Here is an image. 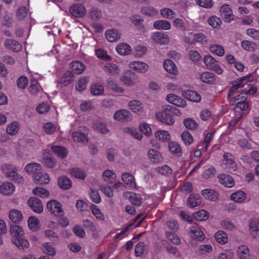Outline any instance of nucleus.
Returning a JSON list of instances; mask_svg holds the SVG:
<instances>
[{
  "instance_id": "obj_52",
  "label": "nucleus",
  "mask_w": 259,
  "mask_h": 259,
  "mask_svg": "<svg viewBox=\"0 0 259 259\" xmlns=\"http://www.w3.org/2000/svg\"><path fill=\"white\" fill-rule=\"evenodd\" d=\"M201 200L198 195H191L187 200V204L191 207H195L199 205Z\"/></svg>"
},
{
  "instance_id": "obj_16",
  "label": "nucleus",
  "mask_w": 259,
  "mask_h": 259,
  "mask_svg": "<svg viewBox=\"0 0 259 259\" xmlns=\"http://www.w3.org/2000/svg\"><path fill=\"white\" fill-rule=\"evenodd\" d=\"M32 178L34 182L38 185L47 184L50 181L49 175L41 170L33 176Z\"/></svg>"
},
{
  "instance_id": "obj_28",
  "label": "nucleus",
  "mask_w": 259,
  "mask_h": 259,
  "mask_svg": "<svg viewBox=\"0 0 259 259\" xmlns=\"http://www.w3.org/2000/svg\"><path fill=\"white\" fill-rule=\"evenodd\" d=\"M124 196L128 198L130 202L134 205L139 206L142 203V198L139 194L133 192H126Z\"/></svg>"
},
{
  "instance_id": "obj_26",
  "label": "nucleus",
  "mask_w": 259,
  "mask_h": 259,
  "mask_svg": "<svg viewBox=\"0 0 259 259\" xmlns=\"http://www.w3.org/2000/svg\"><path fill=\"white\" fill-rule=\"evenodd\" d=\"M102 178L105 182L112 184L116 179V174L112 170L106 169L103 172Z\"/></svg>"
},
{
  "instance_id": "obj_61",
  "label": "nucleus",
  "mask_w": 259,
  "mask_h": 259,
  "mask_svg": "<svg viewBox=\"0 0 259 259\" xmlns=\"http://www.w3.org/2000/svg\"><path fill=\"white\" fill-rule=\"evenodd\" d=\"M32 193L34 195L41 198H46L49 195V192L46 189L40 187H36L34 188L32 190Z\"/></svg>"
},
{
  "instance_id": "obj_1",
  "label": "nucleus",
  "mask_w": 259,
  "mask_h": 259,
  "mask_svg": "<svg viewBox=\"0 0 259 259\" xmlns=\"http://www.w3.org/2000/svg\"><path fill=\"white\" fill-rule=\"evenodd\" d=\"M250 76L251 74H248L238 80L233 81L231 83L232 88L229 90L228 95V97H231L233 95L234 92L241 86L243 87V91L246 95H252L255 93L257 92V89L255 87L249 84H246V82L249 79Z\"/></svg>"
},
{
  "instance_id": "obj_47",
  "label": "nucleus",
  "mask_w": 259,
  "mask_h": 259,
  "mask_svg": "<svg viewBox=\"0 0 259 259\" xmlns=\"http://www.w3.org/2000/svg\"><path fill=\"white\" fill-rule=\"evenodd\" d=\"M148 246L144 242H139L135 246V255L137 257L141 256L148 252Z\"/></svg>"
},
{
  "instance_id": "obj_20",
  "label": "nucleus",
  "mask_w": 259,
  "mask_h": 259,
  "mask_svg": "<svg viewBox=\"0 0 259 259\" xmlns=\"http://www.w3.org/2000/svg\"><path fill=\"white\" fill-rule=\"evenodd\" d=\"M155 138L159 142L162 143L168 142L170 140L171 136L169 133L166 130H158L154 133Z\"/></svg>"
},
{
  "instance_id": "obj_27",
  "label": "nucleus",
  "mask_w": 259,
  "mask_h": 259,
  "mask_svg": "<svg viewBox=\"0 0 259 259\" xmlns=\"http://www.w3.org/2000/svg\"><path fill=\"white\" fill-rule=\"evenodd\" d=\"M220 182L226 187L232 188L234 186L235 182L230 176L222 174L218 176Z\"/></svg>"
},
{
  "instance_id": "obj_14",
  "label": "nucleus",
  "mask_w": 259,
  "mask_h": 259,
  "mask_svg": "<svg viewBox=\"0 0 259 259\" xmlns=\"http://www.w3.org/2000/svg\"><path fill=\"white\" fill-rule=\"evenodd\" d=\"M166 99L169 103L178 107L184 108L187 105V102L185 100L173 94L167 95Z\"/></svg>"
},
{
  "instance_id": "obj_5",
  "label": "nucleus",
  "mask_w": 259,
  "mask_h": 259,
  "mask_svg": "<svg viewBox=\"0 0 259 259\" xmlns=\"http://www.w3.org/2000/svg\"><path fill=\"white\" fill-rule=\"evenodd\" d=\"M120 80L125 85L133 87L139 82L138 76L131 70H126L120 76Z\"/></svg>"
},
{
  "instance_id": "obj_2",
  "label": "nucleus",
  "mask_w": 259,
  "mask_h": 259,
  "mask_svg": "<svg viewBox=\"0 0 259 259\" xmlns=\"http://www.w3.org/2000/svg\"><path fill=\"white\" fill-rule=\"evenodd\" d=\"M155 116L159 121L166 125H172L175 123L170 106H166L161 111L157 112Z\"/></svg>"
},
{
  "instance_id": "obj_6",
  "label": "nucleus",
  "mask_w": 259,
  "mask_h": 259,
  "mask_svg": "<svg viewBox=\"0 0 259 259\" xmlns=\"http://www.w3.org/2000/svg\"><path fill=\"white\" fill-rule=\"evenodd\" d=\"M47 209L51 214L55 216L62 215L63 213L61 203L55 199L51 200L47 202Z\"/></svg>"
},
{
  "instance_id": "obj_51",
  "label": "nucleus",
  "mask_w": 259,
  "mask_h": 259,
  "mask_svg": "<svg viewBox=\"0 0 259 259\" xmlns=\"http://www.w3.org/2000/svg\"><path fill=\"white\" fill-rule=\"evenodd\" d=\"M141 132L146 136L149 137L152 135V129L150 124L145 122H141L139 125Z\"/></svg>"
},
{
  "instance_id": "obj_24",
  "label": "nucleus",
  "mask_w": 259,
  "mask_h": 259,
  "mask_svg": "<svg viewBox=\"0 0 259 259\" xmlns=\"http://www.w3.org/2000/svg\"><path fill=\"white\" fill-rule=\"evenodd\" d=\"M199 78L202 82L209 84H213L216 80L215 76L209 71H204L200 73Z\"/></svg>"
},
{
  "instance_id": "obj_7",
  "label": "nucleus",
  "mask_w": 259,
  "mask_h": 259,
  "mask_svg": "<svg viewBox=\"0 0 259 259\" xmlns=\"http://www.w3.org/2000/svg\"><path fill=\"white\" fill-rule=\"evenodd\" d=\"M69 13L73 17L81 18L86 15L87 10L83 5L77 3L73 4L70 7Z\"/></svg>"
},
{
  "instance_id": "obj_34",
  "label": "nucleus",
  "mask_w": 259,
  "mask_h": 259,
  "mask_svg": "<svg viewBox=\"0 0 259 259\" xmlns=\"http://www.w3.org/2000/svg\"><path fill=\"white\" fill-rule=\"evenodd\" d=\"M106 85L109 89L117 93H122L124 91L122 87L111 78H108L107 80Z\"/></svg>"
},
{
  "instance_id": "obj_54",
  "label": "nucleus",
  "mask_w": 259,
  "mask_h": 259,
  "mask_svg": "<svg viewBox=\"0 0 259 259\" xmlns=\"http://www.w3.org/2000/svg\"><path fill=\"white\" fill-rule=\"evenodd\" d=\"M89 80V78L87 77H80L75 83L76 90L80 92L84 91L87 88Z\"/></svg>"
},
{
  "instance_id": "obj_31",
  "label": "nucleus",
  "mask_w": 259,
  "mask_h": 259,
  "mask_svg": "<svg viewBox=\"0 0 259 259\" xmlns=\"http://www.w3.org/2000/svg\"><path fill=\"white\" fill-rule=\"evenodd\" d=\"M27 223L29 228L32 231H36L40 229V222L35 217L31 216L29 217Z\"/></svg>"
},
{
  "instance_id": "obj_13",
  "label": "nucleus",
  "mask_w": 259,
  "mask_h": 259,
  "mask_svg": "<svg viewBox=\"0 0 259 259\" xmlns=\"http://www.w3.org/2000/svg\"><path fill=\"white\" fill-rule=\"evenodd\" d=\"M88 130L83 127L81 130L74 132L72 134V137L74 142L80 143H87Z\"/></svg>"
},
{
  "instance_id": "obj_43",
  "label": "nucleus",
  "mask_w": 259,
  "mask_h": 259,
  "mask_svg": "<svg viewBox=\"0 0 259 259\" xmlns=\"http://www.w3.org/2000/svg\"><path fill=\"white\" fill-rule=\"evenodd\" d=\"M9 218L14 223H19L23 220V215L20 211L13 209L10 211Z\"/></svg>"
},
{
  "instance_id": "obj_58",
  "label": "nucleus",
  "mask_w": 259,
  "mask_h": 259,
  "mask_svg": "<svg viewBox=\"0 0 259 259\" xmlns=\"http://www.w3.org/2000/svg\"><path fill=\"white\" fill-rule=\"evenodd\" d=\"M125 133L131 135L135 139L141 140L143 136L142 134L139 133L135 127H127L124 130Z\"/></svg>"
},
{
  "instance_id": "obj_9",
  "label": "nucleus",
  "mask_w": 259,
  "mask_h": 259,
  "mask_svg": "<svg viewBox=\"0 0 259 259\" xmlns=\"http://www.w3.org/2000/svg\"><path fill=\"white\" fill-rule=\"evenodd\" d=\"M27 203L31 209L35 213H41L44 210V207L40 199L35 197H30Z\"/></svg>"
},
{
  "instance_id": "obj_38",
  "label": "nucleus",
  "mask_w": 259,
  "mask_h": 259,
  "mask_svg": "<svg viewBox=\"0 0 259 259\" xmlns=\"http://www.w3.org/2000/svg\"><path fill=\"white\" fill-rule=\"evenodd\" d=\"M105 92L104 86L100 83H94L91 85V92L94 96H99L104 94Z\"/></svg>"
},
{
  "instance_id": "obj_55",
  "label": "nucleus",
  "mask_w": 259,
  "mask_h": 259,
  "mask_svg": "<svg viewBox=\"0 0 259 259\" xmlns=\"http://www.w3.org/2000/svg\"><path fill=\"white\" fill-rule=\"evenodd\" d=\"M12 242L18 248L25 249L29 246L28 241L21 237L19 238H13Z\"/></svg>"
},
{
  "instance_id": "obj_42",
  "label": "nucleus",
  "mask_w": 259,
  "mask_h": 259,
  "mask_svg": "<svg viewBox=\"0 0 259 259\" xmlns=\"http://www.w3.org/2000/svg\"><path fill=\"white\" fill-rule=\"evenodd\" d=\"M58 183L59 187L64 190L69 189L72 186L71 181L66 176L60 177L58 179Z\"/></svg>"
},
{
  "instance_id": "obj_48",
  "label": "nucleus",
  "mask_w": 259,
  "mask_h": 259,
  "mask_svg": "<svg viewBox=\"0 0 259 259\" xmlns=\"http://www.w3.org/2000/svg\"><path fill=\"white\" fill-rule=\"evenodd\" d=\"M51 149L56 154L62 158L66 157L68 155L67 150L63 146H52Z\"/></svg>"
},
{
  "instance_id": "obj_4",
  "label": "nucleus",
  "mask_w": 259,
  "mask_h": 259,
  "mask_svg": "<svg viewBox=\"0 0 259 259\" xmlns=\"http://www.w3.org/2000/svg\"><path fill=\"white\" fill-rule=\"evenodd\" d=\"M184 40L189 45H195L197 43L203 44L207 42V38L205 35L201 32H190L185 34Z\"/></svg>"
},
{
  "instance_id": "obj_25",
  "label": "nucleus",
  "mask_w": 259,
  "mask_h": 259,
  "mask_svg": "<svg viewBox=\"0 0 259 259\" xmlns=\"http://www.w3.org/2000/svg\"><path fill=\"white\" fill-rule=\"evenodd\" d=\"M117 53L122 56L128 55L131 53L132 47L125 42H121L118 44L116 47Z\"/></svg>"
},
{
  "instance_id": "obj_57",
  "label": "nucleus",
  "mask_w": 259,
  "mask_h": 259,
  "mask_svg": "<svg viewBox=\"0 0 259 259\" xmlns=\"http://www.w3.org/2000/svg\"><path fill=\"white\" fill-rule=\"evenodd\" d=\"M42 163L48 168H53L56 165V160L53 157L44 154L42 159Z\"/></svg>"
},
{
  "instance_id": "obj_32",
  "label": "nucleus",
  "mask_w": 259,
  "mask_h": 259,
  "mask_svg": "<svg viewBox=\"0 0 259 259\" xmlns=\"http://www.w3.org/2000/svg\"><path fill=\"white\" fill-rule=\"evenodd\" d=\"M230 198L232 201L241 203L243 202L246 199V194L244 191L238 190L232 193L230 196Z\"/></svg>"
},
{
  "instance_id": "obj_49",
  "label": "nucleus",
  "mask_w": 259,
  "mask_h": 259,
  "mask_svg": "<svg viewBox=\"0 0 259 259\" xmlns=\"http://www.w3.org/2000/svg\"><path fill=\"white\" fill-rule=\"evenodd\" d=\"M91 210L92 213L99 221H104L105 218L104 214L102 213L99 208L95 204H92L91 206Z\"/></svg>"
},
{
  "instance_id": "obj_30",
  "label": "nucleus",
  "mask_w": 259,
  "mask_h": 259,
  "mask_svg": "<svg viewBox=\"0 0 259 259\" xmlns=\"http://www.w3.org/2000/svg\"><path fill=\"white\" fill-rule=\"evenodd\" d=\"M41 169V165L35 162L28 163L25 167V170L29 174H32V176L37 174Z\"/></svg>"
},
{
  "instance_id": "obj_12",
  "label": "nucleus",
  "mask_w": 259,
  "mask_h": 259,
  "mask_svg": "<svg viewBox=\"0 0 259 259\" xmlns=\"http://www.w3.org/2000/svg\"><path fill=\"white\" fill-rule=\"evenodd\" d=\"M224 163L223 167L224 168L230 172L234 171L236 169V163L234 161V156L230 153H225L224 155Z\"/></svg>"
},
{
  "instance_id": "obj_44",
  "label": "nucleus",
  "mask_w": 259,
  "mask_h": 259,
  "mask_svg": "<svg viewBox=\"0 0 259 259\" xmlns=\"http://www.w3.org/2000/svg\"><path fill=\"white\" fill-rule=\"evenodd\" d=\"M20 124L18 121H14L9 123L6 128V132L8 134L10 135H16L19 129Z\"/></svg>"
},
{
  "instance_id": "obj_22",
  "label": "nucleus",
  "mask_w": 259,
  "mask_h": 259,
  "mask_svg": "<svg viewBox=\"0 0 259 259\" xmlns=\"http://www.w3.org/2000/svg\"><path fill=\"white\" fill-rule=\"evenodd\" d=\"M4 45L7 49L14 52L20 51L22 49V45L20 43L12 39H6L4 43Z\"/></svg>"
},
{
  "instance_id": "obj_11",
  "label": "nucleus",
  "mask_w": 259,
  "mask_h": 259,
  "mask_svg": "<svg viewBox=\"0 0 259 259\" xmlns=\"http://www.w3.org/2000/svg\"><path fill=\"white\" fill-rule=\"evenodd\" d=\"M127 106L133 113L140 114L145 112L143 104L139 100H133L128 102Z\"/></svg>"
},
{
  "instance_id": "obj_8",
  "label": "nucleus",
  "mask_w": 259,
  "mask_h": 259,
  "mask_svg": "<svg viewBox=\"0 0 259 259\" xmlns=\"http://www.w3.org/2000/svg\"><path fill=\"white\" fill-rule=\"evenodd\" d=\"M129 67L139 73L144 74L147 72L149 69V66L144 62L134 61L130 63Z\"/></svg>"
},
{
  "instance_id": "obj_41",
  "label": "nucleus",
  "mask_w": 259,
  "mask_h": 259,
  "mask_svg": "<svg viewBox=\"0 0 259 259\" xmlns=\"http://www.w3.org/2000/svg\"><path fill=\"white\" fill-rule=\"evenodd\" d=\"M153 26L156 29L168 30L171 28V24L166 20H159L154 23Z\"/></svg>"
},
{
  "instance_id": "obj_45",
  "label": "nucleus",
  "mask_w": 259,
  "mask_h": 259,
  "mask_svg": "<svg viewBox=\"0 0 259 259\" xmlns=\"http://www.w3.org/2000/svg\"><path fill=\"white\" fill-rule=\"evenodd\" d=\"M69 172L72 177L76 179L83 180L86 177L85 171L78 167L71 168L69 169Z\"/></svg>"
},
{
  "instance_id": "obj_39",
  "label": "nucleus",
  "mask_w": 259,
  "mask_h": 259,
  "mask_svg": "<svg viewBox=\"0 0 259 259\" xmlns=\"http://www.w3.org/2000/svg\"><path fill=\"white\" fill-rule=\"evenodd\" d=\"M93 128L98 132L106 135L109 132V130L106 124L100 121H97L95 122L93 125Z\"/></svg>"
},
{
  "instance_id": "obj_35",
  "label": "nucleus",
  "mask_w": 259,
  "mask_h": 259,
  "mask_svg": "<svg viewBox=\"0 0 259 259\" xmlns=\"http://www.w3.org/2000/svg\"><path fill=\"white\" fill-rule=\"evenodd\" d=\"M214 237L216 241L221 245H224L228 241V235L222 230H219L216 232Z\"/></svg>"
},
{
  "instance_id": "obj_19",
  "label": "nucleus",
  "mask_w": 259,
  "mask_h": 259,
  "mask_svg": "<svg viewBox=\"0 0 259 259\" xmlns=\"http://www.w3.org/2000/svg\"><path fill=\"white\" fill-rule=\"evenodd\" d=\"M182 95L186 99L194 102H199L201 100V96L196 92L192 90H185Z\"/></svg>"
},
{
  "instance_id": "obj_60",
  "label": "nucleus",
  "mask_w": 259,
  "mask_h": 259,
  "mask_svg": "<svg viewBox=\"0 0 259 259\" xmlns=\"http://www.w3.org/2000/svg\"><path fill=\"white\" fill-rule=\"evenodd\" d=\"M158 10L153 7L145 6L141 9V12L143 14L149 17H153L158 14Z\"/></svg>"
},
{
  "instance_id": "obj_17",
  "label": "nucleus",
  "mask_w": 259,
  "mask_h": 259,
  "mask_svg": "<svg viewBox=\"0 0 259 259\" xmlns=\"http://www.w3.org/2000/svg\"><path fill=\"white\" fill-rule=\"evenodd\" d=\"M105 35L108 41L113 42L120 39L121 33L116 29L111 28L106 30Z\"/></svg>"
},
{
  "instance_id": "obj_50",
  "label": "nucleus",
  "mask_w": 259,
  "mask_h": 259,
  "mask_svg": "<svg viewBox=\"0 0 259 259\" xmlns=\"http://www.w3.org/2000/svg\"><path fill=\"white\" fill-rule=\"evenodd\" d=\"M209 50L214 55L222 57L225 54V50L223 46L218 44L211 45L209 47Z\"/></svg>"
},
{
  "instance_id": "obj_40",
  "label": "nucleus",
  "mask_w": 259,
  "mask_h": 259,
  "mask_svg": "<svg viewBox=\"0 0 259 259\" xmlns=\"http://www.w3.org/2000/svg\"><path fill=\"white\" fill-rule=\"evenodd\" d=\"M15 187L10 182H5L1 185V194L4 195H10L14 193Z\"/></svg>"
},
{
  "instance_id": "obj_10",
  "label": "nucleus",
  "mask_w": 259,
  "mask_h": 259,
  "mask_svg": "<svg viewBox=\"0 0 259 259\" xmlns=\"http://www.w3.org/2000/svg\"><path fill=\"white\" fill-rule=\"evenodd\" d=\"M113 118L118 121H129L132 119V114L127 110L120 109L114 113Z\"/></svg>"
},
{
  "instance_id": "obj_53",
  "label": "nucleus",
  "mask_w": 259,
  "mask_h": 259,
  "mask_svg": "<svg viewBox=\"0 0 259 259\" xmlns=\"http://www.w3.org/2000/svg\"><path fill=\"white\" fill-rule=\"evenodd\" d=\"M244 97L243 95L240 94L235 97V101H238L240 99H242L240 101L237 102L236 104V109L239 108L241 111L246 110L248 108V103L244 100Z\"/></svg>"
},
{
  "instance_id": "obj_37",
  "label": "nucleus",
  "mask_w": 259,
  "mask_h": 259,
  "mask_svg": "<svg viewBox=\"0 0 259 259\" xmlns=\"http://www.w3.org/2000/svg\"><path fill=\"white\" fill-rule=\"evenodd\" d=\"M202 195L207 200L215 201L218 199V193L212 189H206L201 192Z\"/></svg>"
},
{
  "instance_id": "obj_3",
  "label": "nucleus",
  "mask_w": 259,
  "mask_h": 259,
  "mask_svg": "<svg viewBox=\"0 0 259 259\" xmlns=\"http://www.w3.org/2000/svg\"><path fill=\"white\" fill-rule=\"evenodd\" d=\"M2 170L7 178L18 183L24 182L23 177L18 172L17 167L10 164H6L2 167Z\"/></svg>"
},
{
  "instance_id": "obj_29",
  "label": "nucleus",
  "mask_w": 259,
  "mask_h": 259,
  "mask_svg": "<svg viewBox=\"0 0 259 259\" xmlns=\"http://www.w3.org/2000/svg\"><path fill=\"white\" fill-rule=\"evenodd\" d=\"M164 69L169 73L176 75L178 72V69L176 64L169 59H166L163 62Z\"/></svg>"
},
{
  "instance_id": "obj_46",
  "label": "nucleus",
  "mask_w": 259,
  "mask_h": 259,
  "mask_svg": "<svg viewBox=\"0 0 259 259\" xmlns=\"http://www.w3.org/2000/svg\"><path fill=\"white\" fill-rule=\"evenodd\" d=\"M71 68L75 73L81 74L85 69V65L81 62L78 61H73L70 64Z\"/></svg>"
},
{
  "instance_id": "obj_64",
  "label": "nucleus",
  "mask_w": 259,
  "mask_h": 259,
  "mask_svg": "<svg viewBox=\"0 0 259 259\" xmlns=\"http://www.w3.org/2000/svg\"><path fill=\"white\" fill-rule=\"evenodd\" d=\"M147 52V48L141 45H139L134 48L135 56L136 58L143 57Z\"/></svg>"
},
{
  "instance_id": "obj_36",
  "label": "nucleus",
  "mask_w": 259,
  "mask_h": 259,
  "mask_svg": "<svg viewBox=\"0 0 259 259\" xmlns=\"http://www.w3.org/2000/svg\"><path fill=\"white\" fill-rule=\"evenodd\" d=\"M122 181L133 188H136V184L134 177L128 172H124L121 175Z\"/></svg>"
},
{
  "instance_id": "obj_62",
  "label": "nucleus",
  "mask_w": 259,
  "mask_h": 259,
  "mask_svg": "<svg viewBox=\"0 0 259 259\" xmlns=\"http://www.w3.org/2000/svg\"><path fill=\"white\" fill-rule=\"evenodd\" d=\"M191 233L199 240H203L205 236L201 230L196 225L193 226L190 230Z\"/></svg>"
},
{
  "instance_id": "obj_21",
  "label": "nucleus",
  "mask_w": 259,
  "mask_h": 259,
  "mask_svg": "<svg viewBox=\"0 0 259 259\" xmlns=\"http://www.w3.org/2000/svg\"><path fill=\"white\" fill-rule=\"evenodd\" d=\"M148 159L153 163H157L162 160L161 154L154 149H150L147 151Z\"/></svg>"
},
{
  "instance_id": "obj_23",
  "label": "nucleus",
  "mask_w": 259,
  "mask_h": 259,
  "mask_svg": "<svg viewBox=\"0 0 259 259\" xmlns=\"http://www.w3.org/2000/svg\"><path fill=\"white\" fill-rule=\"evenodd\" d=\"M238 259H250V250L245 245H241L237 247L236 250Z\"/></svg>"
},
{
  "instance_id": "obj_18",
  "label": "nucleus",
  "mask_w": 259,
  "mask_h": 259,
  "mask_svg": "<svg viewBox=\"0 0 259 259\" xmlns=\"http://www.w3.org/2000/svg\"><path fill=\"white\" fill-rule=\"evenodd\" d=\"M220 13L222 18L226 22H230L234 19V16L232 9L228 5H224L220 8Z\"/></svg>"
},
{
  "instance_id": "obj_56",
  "label": "nucleus",
  "mask_w": 259,
  "mask_h": 259,
  "mask_svg": "<svg viewBox=\"0 0 259 259\" xmlns=\"http://www.w3.org/2000/svg\"><path fill=\"white\" fill-rule=\"evenodd\" d=\"M209 215L208 212L204 209L196 211L193 214L194 218L198 221H206L208 219Z\"/></svg>"
},
{
  "instance_id": "obj_63",
  "label": "nucleus",
  "mask_w": 259,
  "mask_h": 259,
  "mask_svg": "<svg viewBox=\"0 0 259 259\" xmlns=\"http://www.w3.org/2000/svg\"><path fill=\"white\" fill-rule=\"evenodd\" d=\"M97 57L104 61H110L111 60L110 56L108 55L107 52L102 49H98L95 50Z\"/></svg>"
},
{
  "instance_id": "obj_33",
  "label": "nucleus",
  "mask_w": 259,
  "mask_h": 259,
  "mask_svg": "<svg viewBox=\"0 0 259 259\" xmlns=\"http://www.w3.org/2000/svg\"><path fill=\"white\" fill-rule=\"evenodd\" d=\"M104 70L106 72L115 76L118 75L120 72V69L117 65L111 63H106L104 65Z\"/></svg>"
},
{
  "instance_id": "obj_15",
  "label": "nucleus",
  "mask_w": 259,
  "mask_h": 259,
  "mask_svg": "<svg viewBox=\"0 0 259 259\" xmlns=\"http://www.w3.org/2000/svg\"><path fill=\"white\" fill-rule=\"evenodd\" d=\"M152 40L161 45H165L169 41V36L164 32H155L151 35Z\"/></svg>"
},
{
  "instance_id": "obj_59",
  "label": "nucleus",
  "mask_w": 259,
  "mask_h": 259,
  "mask_svg": "<svg viewBox=\"0 0 259 259\" xmlns=\"http://www.w3.org/2000/svg\"><path fill=\"white\" fill-rule=\"evenodd\" d=\"M10 232L14 238H20L24 234L22 228L17 225L12 226L10 228Z\"/></svg>"
}]
</instances>
